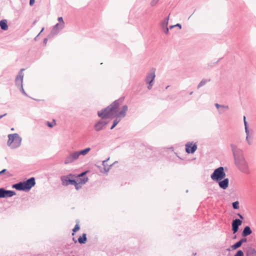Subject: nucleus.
<instances>
[{"mask_svg": "<svg viewBox=\"0 0 256 256\" xmlns=\"http://www.w3.org/2000/svg\"><path fill=\"white\" fill-rule=\"evenodd\" d=\"M120 105V100H116L106 108H103L101 112H98V115L102 118H114L115 120L110 128L112 130L126 114L128 107L126 105L122 106L121 110L118 112V108Z\"/></svg>", "mask_w": 256, "mask_h": 256, "instance_id": "1", "label": "nucleus"}, {"mask_svg": "<svg viewBox=\"0 0 256 256\" xmlns=\"http://www.w3.org/2000/svg\"><path fill=\"white\" fill-rule=\"evenodd\" d=\"M12 188L18 190L28 192L32 188V177L26 181L19 182L12 186Z\"/></svg>", "mask_w": 256, "mask_h": 256, "instance_id": "2", "label": "nucleus"}, {"mask_svg": "<svg viewBox=\"0 0 256 256\" xmlns=\"http://www.w3.org/2000/svg\"><path fill=\"white\" fill-rule=\"evenodd\" d=\"M8 137V144L11 148H16L20 145L22 138L18 134H10Z\"/></svg>", "mask_w": 256, "mask_h": 256, "instance_id": "3", "label": "nucleus"}, {"mask_svg": "<svg viewBox=\"0 0 256 256\" xmlns=\"http://www.w3.org/2000/svg\"><path fill=\"white\" fill-rule=\"evenodd\" d=\"M226 174L224 171V168L220 166L215 169L213 173L211 174V178L216 182L222 180L226 177Z\"/></svg>", "mask_w": 256, "mask_h": 256, "instance_id": "4", "label": "nucleus"}, {"mask_svg": "<svg viewBox=\"0 0 256 256\" xmlns=\"http://www.w3.org/2000/svg\"><path fill=\"white\" fill-rule=\"evenodd\" d=\"M234 162L240 170L245 174L248 173V164L244 157L234 160Z\"/></svg>", "mask_w": 256, "mask_h": 256, "instance_id": "5", "label": "nucleus"}, {"mask_svg": "<svg viewBox=\"0 0 256 256\" xmlns=\"http://www.w3.org/2000/svg\"><path fill=\"white\" fill-rule=\"evenodd\" d=\"M155 70H156L154 68L152 69L150 72L147 74L145 79L146 84H148V88L149 90H151L154 86V81L156 77Z\"/></svg>", "mask_w": 256, "mask_h": 256, "instance_id": "6", "label": "nucleus"}, {"mask_svg": "<svg viewBox=\"0 0 256 256\" xmlns=\"http://www.w3.org/2000/svg\"><path fill=\"white\" fill-rule=\"evenodd\" d=\"M230 146L231 147L234 160L244 157L242 150L238 148L236 145L234 144H230Z\"/></svg>", "mask_w": 256, "mask_h": 256, "instance_id": "7", "label": "nucleus"}, {"mask_svg": "<svg viewBox=\"0 0 256 256\" xmlns=\"http://www.w3.org/2000/svg\"><path fill=\"white\" fill-rule=\"evenodd\" d=\"M16 194L14 191L6 190L4 188H0V198H10Z\"/></svg>", "mask_w": 256, "mask_h": 256, "instance_id": "8", "label": "nucleus"}, {"mask_svg": "<svg viewBox=\"0 0 256 256\" xmlns=\"http://www.w3.org/2000/svg\"><path fill=\"white\" fill-rule=\"evenodd\" d=\"M78 153H77L76 152H72L66 156L64 163L66 164L72 163L76 160H78Z\"/></svg>", "mask_w": 256, "mask_h": 256, "instance_id": "9", "label": "nucleus"}, {"mask_svg": "<svg viewBox=\"0 0 256 256\" xmlns=\"http://www.w3.org/2000/svg\"><path fill=\"white\" fill-rule=\"evenodd\" d=\"M64 22H60L56 24L53 28L48 37L53 36H54L57 34L59 32L64 28Z\"/></svg>", "mask_w": 256, "mask_h": 256, "instance_id": "10", "label": "nucleus"}, {"mask_svg": "<svg viewBox=\"0 0 256 256\" xmlns=\"http://www.w3.org/2000/svg\"><path fill=\"white\" fill-rule=\"evenodd\" d=\"M24 70V68H22L20 70L18 74L17 75L16 80V85L18 88H22V80H23V78H24V74L22 72Z\"/></svg>", "mask_w": 256, "mask_h": 256, "instance_id": "11", "label": "nucleus"}, {"mask_svg": "<svg viewBox=\"0 0 256 256\" xmlns=\"http://www.w3.org/2000/svg\"><path fill=\"white\" fill-rule=\"evenodd\" d=\"M70 176H64L61 177V180L62 182V184L64 186H68L69 184L74 185L76 184V180H75L70 179V176Z\"/></svg>", "mask_w": 256, "mask_h": 256, "instance_id": "12", "label": "nucleus"}, {"mask_svg": "<svg viewBox=\"0 0 256 256\" xmlns=\"http://www.w3.org/2000/svg\"><path fill=\"white\" fill-rule=\"evenodd\" d=\"M197 149V144L188 142L186 144V151L188 154H194Z\"/></svg>", "mask_w": 256, "mask_h": 256, "instance_id": "13", "label": "nucleus"}, {"mask_svg": "<svg viewBox=\"0 0 256 256\" xmlns=\"http://www.w3.org/2000/svg\"><path fill=\"white\" fill-rule=\"evenodd\" d=\"M242 222L240 219L236 218L232 220V227L233 234H235L238 232L239 226L242 224Z\"/></svg>", "mask_w": 256, "mask_h": 256, "instance_id": "14", "label": "nucleus"}, {"mask_svg": "<svg viewBox=\"0 0 256 256\" xmlns=\"http://www.w3.org/2000/svg\"><path fill=\"white\" fill-rule=\"evenodd\" d=\"M107 124L108 122L100 120L94 124V128L96 131L98 132L103 129Z\"/></svg>", "mask_w": 256, "mask_h": 256, "instance_id": "15", "label": "nucleus"}, {"mask_svg": "<svg viewBox=\"0 0 256 256\" xmlns=\"http://www.w3.org/2000/svg\"><path fill=\"white\" fill-rule=\"evenodd\" d=\"M218 182L220 188L223 190H226L228 186L229 180L228 178H224V179L217 181Z\"/></svg>", "mask_w": 256, "mask_h": 256, "instance_id": "16", "label": "nucleus"}, {"mask_svg": "<svg viewBox=\"0 0 256 256\" xmlns=\"http://www.w3.org/2000/svg\"><path fill=\"white\" fill-rule=\"evenodd\" d=\"M169 17L164 18L161 23V28L166 34L168 33V27Z\"/></svg>", "mask_w": 256, "mask_h": 256, "instance_id": "17", "label": "nucleus"}, {"mask_svg": "<svg viewBox=\"0 0 256 256\" xmlns=\"http://www.w3.org/2000/svg\"><path fill=\"white\" fill-rule=\"evenodd\" d=\"M252 233V230L249 226H246L242 232V235L243 237H246Z\"/></svg>", "mask_w": 256, "mask_h": 256, "instance_id": "18", "label": "nucleus"}, {"mask_svg": "<svg viewBox=\"0 0 256 256\" xmlns=\"http://www.w3.org/2000/svg\"><path fill=\"white\" fill-rule=\"evenodd\" d=\"M246 256H256V250L252 247H248L246 252Z\"/></svg>", "mask_w": 256, "mask_h": 256, "instance_id": "19", "label": "nucleus"}, {"mask_svg": "<svg viewBox=\"0 0 256 256\" xmlns=\"http://www.w3.org/2000/svg\"><path fill=\"white\" fill-rule=\"evenodd\" d=\"M0 26L2 30H7L8 28L6 20H2L0 21Z\"/></svg>", "mask_w": 256, "mask_h": 256, "instance_id": "20", "label": "nucleus"}, {"mask_svg": "<svg viewBox=\"0 0 256 256\" xmlns=\"http://www.w3.org/2000/svg\"><path fill=\"white\" fill-rule=\"evenodd\" d=\"M87 238L86 234H83L82 236H80L78 238V242L80 244H84L86 242Z\"/></svg>", "mask_w": 256, "mask_h": 256, "instance_id": "21", "label": "nucleus"}, {"mask_svg": "<svg viewBox=\"0 0 256 256\" xmlns=\"http://www.w3.org/2000/svg\"><path fill=\"white\" fill-rule=\"evenodd\" d=\"M90 150V148H87L85 149L82 150L80 151L76 152L78 153V156H80V155L85 156Z\"/></svg>", "mask_w": 256, "mask_h": 256, "instance_id": "22", "label": "nucleus"}, {"mask_svg": "<svg viewBox=\"0 0 256 256\" xmlns=\"http://www.w3.org/2000/svg\"><path fill=\"white\" fill-rule=\"evenodd\" d=\"M109 159H110V158H107L106 160H103L102 163V164L104 166V170L106 172H108L110 170V166L108 168L106 167L107 164H106V162L109 160Z\"/></svg>", "mask_w": 256, "mask_h": 256, "instance_id": "23", "label": "nucleus"}, {"mask_svg": "<svg viewBox=\"0 0 256 256\" xmlns=\"http://www.w3.org/2000/svg\"><path fill=\"white\" fill-rule=\"evenodd\" d=\"M210 81V79L206 80V79H202L200 82L198 84V88H200V87L204 86L206 84Z\"/></svg>", "mask_w": 256, "mask_h": 256, "instance_id": "24", "label": "nucleus"}, {"mask_svg": "<svg viewBox=\"0 0 256 256\" xmlns=\"http://www.w3.org/2000/svg\"><path fill=\"white\" fill-rule=\"evenodd\" d=\"M88 180V178L86 176L84 178H79L78 179V182L80 184H84Z\"/></svg>", "mask_w": 256, "mask_h": 256, "instance_id": "25", "label": "nucleus"}, {"mask_svg": "<svg viewBox=\"0 0 256 256\" xmlns=\"http://www.w3.org/2000/svg\"><path fill=\"white\" fill-rule=\"evenodd\" d=\"M242 245V244L240 242L238 241V242H236L234 244L232 245L231 246V248L232 250H234L240 247Z\"/></svg>", "mask_w": 256, "mask_h": 256, "instance_id": "26", "label": "nucleus"}, {"mask_svg": "<svg viewBox=\"0 0 256 256\" xmlns=\"http://www.w3.org/2000/svg\"><path fill=\"white\" fill-rule=\"evenodd\" d=\"M214 105L218 110L220 108H226V110H228L229 108V106L227 105H222L217 103L215 104Z\"/></svg>", "mask_w": 256, "mask_h": 256, "instance_id": "27", "label": "nucleus"}, {"mask_svg": "<svg viewBox=\"0 0 256 256\" xmlns=\"http://www.w3.org/2000/svg\"><path fill=\"white\" fill-rule=\"evenodd\" d=\"M46 125L50 128H52L54 126L56 125L55 120L54 119L52 122H47Z\"/></svg>", "mask_w": 256, "mask_h": 256, "instance_id": "28", "label": "nucleus"}, {"mask_svg": "<svg viewBox=\"0 0 256 256\" xmlns=\"http://www.w3.org/2000/svg\"><path fill=\"white\" fill-rule=\"evenodd\" d=\"M232 208L236 210L239 208V202L238 201H236L233 202L232 204Z\"/></svg>", "mask_w": 256, "mask_h": 256, "instance_id": "29", "label": "nucleus"}, {"mask_svg": "<svg viewBox=\"0 0 256 256\" xmlns=\"http://www.w3.org/2000/svg\"><path fill=\"white\" fill-rule=\"evenodd\" d=\"M234 256H244V252L242 250H240L236 252Z\"/></svg>", "mask_w": 256, "mask_h": 256, "instance_id": "30", "label": "nucleus"}, {"mask_svg": "<svg viewBox=\"0 0 256 256\" xmlns=\"http://www.w3.org/2000/svg\"><path fill=\"white\" fill-rule=\"evenodd\" d=\"M244 128H245L246 133V140H248V138L249 137V130H248V126H246V127H244Z\"/></svg>", "mask_w": 256, "mask_h": 256, "instance_id": "31", "label": "nucleus"}, {"mask_svg": "<svg viewBox=\"0 0 256 256\" xmlns=\"http://www.w3.org/2000/svg\"><path fill=\"white\" fill-rule=\"evenodd\" d=\"M80 227L78 224H76L74 226V228H73L72 231L75 232H77L78 230H80Z\"/></svg>", "mask_w": 256, "mask_h": 256, "instance_id": "32", "label": "nucleus"}, {"mask_svg": "<svg viewBox=\"0 0 256 256\" xmlns=\"http://www.w3.org/2000/svg\"><path fill=\"white\" fill-rule=\"evenodd\" d=\"M75 186V188L76 190H78L80 188H82V186L80 185V184L78 182H77L76 181V184H74Z\"/></svg>", "mask_w": 256, "mask_h": 256, "instance_id": "33", "label": "nucleus"}, {"mask_svg": "<svg viewBox=\"0 0 256 256\" xmlns=\"http://www.w3.org/2000/svg\"><path fill=\"white\" fill-rule=\"evenodd\" d=\"M159 0H152L150 2V5L152 6H154L158 2Z\"/></svg>", "mask_w": 256, "mask_h": 256, "instance_id": "34", "label": "nucleus"}, {"mask_svg": "<svg viewBox=\"0 0 256 256\" xmlns=\"http://www.w3.org/2000/svg\"><path fill=\"white\" fill-rule=\"evenodd\" d=\"M226 110V108H220V109L218 110V114H222L224 113Z\"/></svg>", "mask_w": 256, "mask_h": 256, "instance_id": "35", "label": "nucleus"}, {"mask_svg": "<svg viewBox=\"0 0 256 256\" xmlns=\"http://www.w3.org/2000/svg\"><path fill=\"white\" fill-rule=\"evenodd\" d=\"M239 241L242 244V243L245 242L247 241V238H246L245 237H244V238H241Z\"/></svg>", "mask_w": 256, "mask_h": 256, "instance_id": "36", "label": "nucleus"}, {"mask_svg": "<svg viewBox=\"0 0 256 256\" xmlns=\"http://www.w3.org/2000/svg\"><path fill=\"white\" fill-rule=\"evenodd\" d=\"M86 172H82L81 174H79L78 176L79 178H84V176L86 174Z\"/></svg>", "mask_w": 256, "mask_h": 256, "instance_id": "37", "label": "nucleus"}, {"mask_svg": "<svg viewBox=\"0 0 256 256\" xmlns=\"http://www.w3.org/2000/svg\"><path fill=\"white\" fill-rule=\"evenodd\" d=\"M237 216L240 218V220H242L244 219V217L240 213H238L237 214Z\"/></svg>", "mask_w": 256, "mask_h": 256, "instance_id": "38", "label": "nucleus"}, {"mask_svg": "<svg viewBox=\"0 0 256 256\" xmlns=\"http://www.w3.org/2000/svg\"><path fill=\"white\" fill-rule=\"evenodd\" d=\"M6 172H7V170L6 169L2 170L0 171V175Z\"/></svg>", "mask_w": 256, "mask_h": 256, "instance_id": "39", "label": "nucleus"}, {"mask_svg": "<svg viewBox=\"0 0 256 256\" xmlns=\"http://www.w3.org/2000/svg\"><path fill=\"white\" fill-rule=\"evenodd\" d=\"M58 20L59 21V23H60V22H64V20H63V18L62 17H59L58 18Z\"/></svg>", "mask_w": 256, "mask_h": 256, "instance_id": "40", "label": "nucleus"}, {"mask_svg": "<svg viewBox=\"0 0 256 256\" xmlns=\"http://www.w3.org/2000/svg\"><path fill=\"white\" fill-rule=\"evenodd\" d=\"M44 30V28H42V30H41V31L37 35V36L34 38V40H36V38H37L38 37V36L43 31V30Z\"/></svg>", "mask_w": 256, "mask_h": 256, "instance_id": "41", "label": "nucleus"}, {"mask_svg": "<svg viewBox=\"0 0 256 256\" xmlns=\"http://www.w3.org/2000/svg\"><path fill=\"white\" fill-rule=\"evenodd\" d=\"M20 91L25 95H26V93L25 92L24 88H23V86H22V88H20Z\"/></svg>", "mask_w": 256, "mask_h": 256, "instance_id": "42", "label": "nucleus"}, {"mask_svg": "<svg viewBox=\"0 0 256 256\" xmlns=\"http://www.w3.org/2000/svg\"><path fill=\"white\" fill-rule=\"evenodd\" d=\"M244 127H246V126H248V125H247V122L246 120V117L244 116Z\"/></svg>", "mask_w": 256, "mask_h": 256, "instance_id": "43", "label": "nucleus"}, {"mask_svg": "<svg viewBox=\"0 0 256 256\" xmlns=\"http://www.w3.org/2000/svg\"><path fill=\"white\" fill-rule=\"evenodd\" d=\"M175 27H178L180 28H181L182 26L180 24H175Z\"/></svg>", "mask_w": 256, "mask_h": 256, "instance_id": "44", "label": "nucleus"}, {"mask_svg": "<svg viewBox=\"0 0 256 256\" xmlns=\"http://www.w3.org/2000/svg\"><path fill=\"white\" fill-rule=\"evenodd\" d=\"M47 42H48V38H45L44 40V44L46 45L47 43Z\"/></svg>", "mask_w": 256, "mask_h": 256, "instance_id": "45", "label": "nucleus"}, {"mask_svg": "<svg viewBox=\"0 0 256 256\" xmlns=\"http://www.w3.org/2000/svg\"><path fill=\"white\" fill-rule=\"evenodd\" d=\"M248 142V144L250 145L252 144V141H250L249 140L248 138V140H246Z\"/></svg>", "mask_w": 256, "mask_h": 256, "instance_id": "46", "label": "nucleus"}, {"mask_svg": "<svg viewBox=\"0 0 256 256\" xmlns=\"http://www.w3.org/2000/svg\"><path fill=\"white\" fill-rule=\"evenodd\" d=\"M6 113L2 114V115H0V119L2 118H3L4 116H6Z\"/></svg>", "mask_w": 256, "mask_h": 256, "instance_id": "47", "label": "nucleus"}, {"mask_svg": "<svg viewBox=\"0 0 256 256\" xmlns=\"http://www.w3.org/2000/svg\"><path fill=\"white\" fill-rule=\"evenodd\" d=\"M118 162L117 161H116L115 162H114L113 164H112L110 165V167H112L113 165H114V164H116V163H117Z\"/></svg>", "mask_w": 256, "mask_h": 256, "instance_id": "48", "label": "nucleus"}, {"mask_svg": "<svg viewBox=\"0 0 256 256\" xmlns=\"http://www.w3.org/2000/svg\"><path fill=\"white\" fill-rule=\"evenodd\" d=\"M35 184H36L35 179L33 177V186H34Z\"/></svg>", "mask_w": 256, "mask_h": 256, "instance_id": "49", "label": "nucleus"}, {"mask_svg": "<svg viewBox=\"0 0 256 256\" xmlns=\"http://www.w3.org/2000/svg\"><path fill=\"white\" fill-rule=\"evenodd\" d=\"M32 0H30V6H32Z\"/></svg>", "mask_w": 256, "mask_h": 256, "instance_id": "50", "label": "nucleus"}, {"mask_svg": "<svg viewBox=\"0 0 256 256\" xmlns=\"http://www.w3.org/2000/svg\"><path fill=\"white\" fill-rule=\"evenodd\" d=\"M174 27H175V25L171 26H170V28H172Z\"/></svg>", "mask_w": 256, "mask_h": 256, "instance_id": "51", "label": "nucleus"}, {"mask_svg": "<svg viewBox=\"0 0 256 256\" xmlns=\"http://www.w3.org/2000/svg\"><path fill=\"white\" fill-rule=\"evenodd\" d=\"M192 93H193V92H191L190 93V95H191V94H192Z\"/></svg>", "mask_w": 256, "mask_h": 256, "instance_id": "52", "label": "nucleus"}, {"mask_svg": "<svg viewBox=\"0 0 256 256\" xmlns=\"http://www.w3.org/2000/svg\"><path fill=\"white\" fill-rule=\"evenodd\" d=\"M11 130H14V128H11Z\"/></svg>", "mask_w": 256, "mask_h": 256, "instance_id": "53", "label": "nucleus"}, {"mask_svg": "<svg viewBox=\"0 0 256 256\" xmlns=\"http://www.w3.org/2000/svg\"><path fill=\"white\" fill-rule=\"evenodd\" d=\"M168 86H167L166 87V89L168 88Z\"/></svg>", "mask_w": 256, "mask_h": 256, "instance_id": "54", "label": "nucleus"}, {"mask_svg": "<svg viewBox=\"0 0 256 256\" xmlns=\"http://www.w3.org/2000/svg\"><path fill=\"white\" fill-rule=\"evenodd\" d=\"M196 254V253H194V254H194V256H195Z\"/></svg>", "mask_w": 256, "mask_h": 256, "instance_id": "55", "label": "nucleus"}, {"mask_svg": "<svg viewBox=\"0 0 256 256\" xmlns=\"http://www.w3.org/2000/svg\"><path fill=\"white\" fill-rule=\"evenodd\" d=\"M32 100H36V98H32Z\"/></svg>", "mask_w": 256, "mask_h": 256, "instance_id": "56", "label": "nucleus"}, {"mask_svg": "<svg viewBox=\"0 0 256 256\" xmlns=\"http://www.w3.org/2000/svg\"><path fill=\"white\" fill-rule=\"evenodd\" d=\"M32 100H36V98H32Z\"/></svg>", "mask_w": 256, "mask_h": 256, "instance_id": "57", "label": "nucleus"}, {"mask_svg": "<svg viewBox=\"0 0 256 256\" xmlns=\"http://www.w3.org/2000/svg\"><path fill=\"white\" fill-rule=\"evenodd\" d=\"M32 100H36V98H32Z\"/></svg>", "mask_w": 256, "mask_h": 256, "instance_id": "58", "label": "nucleus"}, {"mask_svg": "<svg viewBox=\"0 0 256 256\" xmlns=\"http://www.w3.org/2000/svg\"><path fill=\"white\" fill-rule=\"evenodd\" d=\"M226 250H230V248H228Z\"/></svg>", "mask_w": 256, "mask_h": 256, "instance_id": "59", "label": "nucleus"}, {"mask_svg": "<svg viewBox=\"0 0 256 256\" xmlns=\"http://www.w3.org/2000/svg\"><path fill=\"white\" fill-rule=\"evenodd\" d=\"M34 0H33V4L34 3Z\"/></svg>", "mask_w": 256, "mask_h": 256, "instance_id": "60", "label": "nucleus"}]
</instances>
